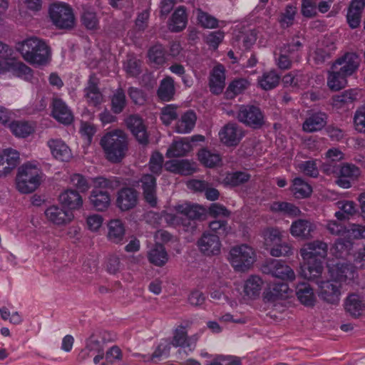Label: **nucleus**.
I'll return each instance as SVG.
<instances>
[{
	"mask_svg": "<svg viewBox=\"0 0 365 365\" xmlns=\"http://www.w3.org/2000/svg\"><path fill=\"white\" fill-rule=\"evenodd\" d=\"M352 247L350 241L339 239L331 249V254L336 259L327 262V268L331 281H323L322 275L315 282L319 287V297L330 304H337L340 299V287L334 283L350 284L357 277L356 271L351 264H345L344 259H347Z\"/></svg>",
	"mask_w": 365,
	"mask_h": 365,
	"instance_id": "obj_1",
	"label": "nucleus"
},
{
	"mask_svg": "<svg viewBox=\"0 0 365 365\" xmlns=\"http://www.w3.org/2000/svg\"><path fill=\"white\" fill-rule=\"evenodd\" d=\"M303 259L300 274L308 280H315L322 274V259L327 256V245L316 240L304 244L299 250Z\"/></svg>",
	"mask_w": 365,
	"mask_h": 365,
	"instance_id": "obj_2",
	"label": "nucleus"
},
{
	"mask_svg": "<svg viewBox=\"0 0 365 365\" xmlns=\"http://www.w3.org/2000/svg\"><path fill=\"white\" fill-rule=\"evenodd\" d=\"M15 49L26 62L34 66H45L51 60L49 46L46 41L34 36L18 41Z\"/></svg>",
	"mask_w": 365,
	"mask_h": 365,
	"instance_id": "obj_3",
	"label": "nucleus"
},
{
	"mask_svg": "<svg viewBox=\"0 0 365 365\" xmlns=\"http://www.w3.org/2000/svg\"><path fill=\"white\" fill-rule=\"evenodd\" d=\"M205 209L198 205H192L187 202L178 203L172 208H169L162 215V219L170 225H180L187 227L193 226L194 220L203 215Z\"/></svg>",
	"mask_w": 365,
	"mask_h": 365,
	"instance_id": "obj_4",
	"label": "nucleus"
},
{
	"mask_svg": "<svg viewBox=\"0 0 365 365\" xmlns=\"http://www.w3.org/2000/svg\"><path fill=\"white\" fill-rule=\"evenodd\" d=\"M43 176V172L36 161L24 163L18 169L16 189L23 194L33 192L40 185Z\"/></svg>",
	"mask_w": 365,
	"mask_h": 365,
	"instance_id": "obj_5",
	"label": "nucleus"
},
{
	"mask_svg": "<svg viewBox=\"0 0 365 365\" xmlns=\"http://www.w3.org/2000/svg\"><path fill=\"white\" fill-rule=\"evenodd\" d=\"M106 158L112 163H118L128 151V140L125 133L119 129L106 133L100 141Z\"/></svg>",
	"mask_w": 365,
	"mask_h": 365,
	"instance_id": "obj_6",
	"label": "nucleus"
},
{
	"mask_svg": "<svg viewBox=\"0 0 365 365\" xmlns=\"http://www.w3.org/2000/svg\"><path fill=\"white\" fill-rule=\"evenodd\" d=\"M227 259L237 272H246L257 259L255 250L247 244L232 247L229 252Z\"/></svg>",
	"mask_w": 365,
	"mask_h": 365,
	"instance_id": "obj_7",
	"label": "nucleus"
},
{
	"mask_svg": "<svg viewBox=\"0 0 365 365\" xmlns=\"http://www.w3.org/2000/svg\"><path fill=\"white\" fill-rule=\"evenodd\" d=\"M323 172L327 175H333L336 177V184L344 189L351 187V181L357 179L361 175L360 169L350 163H344L341 165L327 163L323 166Z\"/></svg>",
	"mask_w": 365,
	"mask_h": 365,
	"instance_id": "obj_8",
	"label": "nucleus"
},
{
	"mask_svg": "<svg viewBox=\"0 0 365 365\" xmlns=\"http://www.w3.org/2000/svg\"><path fill=\"white\" fill-rule=\"evenodd\" d=\"M2 76H7L9 78H16L31 82L34 78V71L13 55L3 64L0 63V77Z\"/></svg>",
	"mask_w": 365,
	"mask_h": 365,
	"instance_id": "obj_9",
	"label": "nucleus"
},
{
	"mask_svg": "<svg viewBox=\"0 0 365 365\" xmlns=\"http://www.w3.org/2000/svg\"><path fill=\"white\" fill-rule=\"evenodd\" d=\"M49 16L53 24L60 29H69L75 24L73 11L65 3L52 4L49 7Z\"/></svg>",
	"mask_w": 365,
	"mask_h": 365,
	"instance_id": "obj_10",
	"label": "nucleus"
},
{
	"mask_svg": "<svg viewBox=\"0 0 365 365\" xmlns=\"http://www.w3.org/2000/svg\"><path fill=\"white\" fill-rule=\"evenodd\" d=\"M292 294L287 283L270 284L264 289L262 300L265 304L276 306L280 301L287 299Z\"/></svg>",
	"mask_w": 365,
	"mask_h": 365,
	"instance_id": "obj_11",
	"label": "nucleus"
},
{
	"mask_svg": "<svg viewBox=\"0 0 365 365\" xmlns=\"http://www.w3.org/2000/svg\"><path fill=\"white\" fill-rule=\"evenodd\" d=\"M263 271L274 277L286 281H293L295 279L294 270L284 262L278 259H271L267 262L263 267Z\"/></svg>",
	"mask_w": 365,
	"mask_h": 365,
	"instance_id": "obj_12",
	"label": "nucleus"
},
{
	"mask_svg": "<svg viewBox=\"0 0 365 365\" xmlns=\"http://www.w3.org/2000/svg\"><path fill=\"white\" fill-rule=\"evenodd\" d=\"M44 214L48 221L57 226L67 225L75 218V215L72 212L66 210L63 207H60L56 205L47 207Z\"/></svg>",
	"mask_w": 365,
	"mask_h": 365,
	"instance_id": "obj_13",
	"label": "nucleus"
},
{
	"mask_svg": "<svg viewBox=\"0 0 365 365\" xmlns=\"http://www.w3.org/2000/svg\"><path fill=\"white\" fill-rule=\"evenodd\" d=\"M360 62V58L356 53L348 52L338 58L332 65L334 69L338 68L349 77L358 70Z\"/></svg>",
	"mask_w": 365,
	"mask_h": 365,
	"instance_id": "obj_14",
	"label": "nucleus"
},
{
	"mask_svg": "<svg viewBox=\"0 0 365 365\" xmlns=\"http://www.w3.org/2000/svg\"><path fill=\"white\" fill-rule=\"evenodd\" d=\"M59 204L66 210L73 213L80 210L83 206V198L80 192L71 188L66 189L61 192L58 196Z\"/></svg>",
	"mask_w": 365,
	"mask_h": 365,
	"instance_id": "obj_15",
	"label": "nucleus"
},
{
	"mask_svg": "<svg viewBox=\"0 0 365 365\" xmlns=\"http://www.w3.org/2000/svg\"><path fill=\"white\" fill-rule=\"evenodd\" d=\"M237 118L245 124L252 127L259 128L264 122V117L260 110L255 106H241Z\"/></svg>",
	"mask_w": 365,
	"mask_h": 365,
	"instance_id": "obj_16",
	"label": "nucleus"
},
{
	"mask_svg": "<svg viewBox=\"0 0 365 365\" xmlns=\"http://www.w3.org/2000/svg\"><path fill=\"white\" fill-rule=\"evenodd\" d=\"M200 250L205 255H217L221 250V243L216 235L204 233L197 242Z\"/></svg>",
	"mask_w": 365,
	"mask_h": 365,
	"instance_id": "obj_17",
	"label": "nucleus"
},
{
	"mask_svg": "<svg viewBox=\"0 0 365 365\" xmlns=\"http://www.w3.org/2000/svg\"><path fill=\"white\" fill-rule=\"evenodd\" d=\"M264 282L262 279L255 274L248 277L243 283V298L245 300H255L261 293Z\"/></svg>",
	"mask_w": 365,
	"mask_h": 365,
	"instance_id": "obj_18",
	"label": "nucleus"
},
{
	"mask_svg": "<svg viewBox=\"0 0 365 365\" xmlns=\"http://www.w3.org/2000/svg\"><path fill=\"white\" fill-rule=\"evenodd\" d=\"M19 153L13 149H5L0 153V177L8 175L17 165Z\"/></svg>",
	"mask_w": 365,
	"mask_h": 365,
	"instance_id": "obj_19",
	"label": "nucleus"
},
{
	"mask_svg": "<svg viewBox=\"0 0 365 365\" xmlns=\"http://www.w3.org/2000/svg\"><path fill=\"white\" fill-rule=\"evenodd\" d=\"M301 46L302 45L299 41H297L292 45L284 46L276 51L274 56L276 63L279 68L281 69L289 68L291 65L289 58H294V52L297 51Z\"/></svg>",
	"mask_w": 365,
	"mask_h": 365,
	"instance_id": "obj_20",
	"label": "nucleus"
},
{
	"mask_svg": "<svg viewBox=\"0 0 365 365\" xmlns=\"http://www.w3.org/2000/svg\"><path fill=\"white\" fill-rule=\"evenodd\" d=\"M47 146L52 156L58 160L66 162L72 158L71 149L61 139H50L47 142Z\"/></svg>",
	"mask_w": 365,
	"mask_h": 365,
	"instance_id": "obj_21",
	"label": "nucleus"
},
{
	"mask_svg": "<svg viewBox=\"0 0 365 365\" xmlns=\"http://www.w3.org/2000/svg\"><path fill=\"white\" fill-rule=\"evenodd\" d=\"M225 86V68L220 63L215 65L210 74L209 86L211 92L219 94Z\"/></svg>",
	"mask_w": 365,
	"mask_h": 365,
	"instance_id": "obj_22",
	"label": "nucleus"
},
{
	"mask_svg": "<svg viewBox=\"0 0 365 365\" xmlns=\"http://www.w3.org/2000/svg\"><path fill=\"white\" fill-rule=\"evenodd\" d=\"M220 141L227 146H235L242 138V133L234 123H228L219 132Z\"/></svg>",
	"mask_w": 365,
	"mask_h": 365,
	"instance_id": "obj_23",
	"label": "nucleus"
},
{
	"mask_svg": "<svg viewBox=\"0 0 365 365\" xmlns=\"http://www.w3.org/2000/svg\"><path fill=\"white\" fill-rule=\"evenodd\" d=\"M52 116L59 123L68 125L73 120L72 112L61 99L55 98L52 104Z\"/></svg>",
	"mask_w": 365,
	"mask_h": 365,
	"instance_id": "obj_24",
	"label": "nucleus"
},
{
	"mask_svg": "<svg viewBox=\"0 0 365 365\" xmlns=\"http://www.w3.org/2000/svg\"><path fill=\"white\" fill-rule=\"evenodd\" d=\"M138 202V193L132 188L121 189L117 196V206L123 211L133 208Z\"/></svg>",
	"mask_w": 365,
	"mask_h": 365,
	"instance_id": "obj_25",
	"label": "nucleus"
},
{
	"mask_svg": "<svg viewBox=\"0 0 365 365\" xmlns=\"http://www.w3.org/2000/svg\"><path fill=\"white\" fill-rule=\"evenodd\" d=\"M197 340L196 336L188 337L185 328L179 327L175 330L172 344L174 346L186 348L191 352L195 348Z\"/></svg>",
	"mask_w": 365,
	"mask_h": 365,
	"instance_id": "obj_26",
	"label": "nucleus"
},
{
	"mask_svg": "<svg viewBox=\"0 0 365 365\" xmlns=\"http://www.w3.org/2000/svg\"><path fill=\"white\" fill-rule=\"evenodd\" d=\"M316 229V225L309 220H297L292 222L289 232L294 237L308 239Z\"/></svg>",
	"mask_w": 365,
	"mask_h": 365,
	"instance_id": "obj_27",
	"label": "nucleus"
},
{
	"mask_svg": "<svg viewBox=\"0 0 365 365\" xmlns=\"http://www.w3.org/2000/svg\"><path fill=\"white\" fill-rule=\"evenodd\" d=\"M141 187L145 200L152 206L157 204L156 180L152 175H144L141 179Z\"/></svg>",
	"mask_w": 365,
	"mask_h": 365,
	"instance_id": "obj_28",
	"label": "nucleus"
},
{
	"mask_svg": "<svg viewBox=\"0 0 365 365\" xmlns=\"http://www.w3.org/2000/svg\"><path fill=\"white\" fill-rule=\"evenodd\" d=\"M344 306L346 312L352 317H358L365 309V300L359 294H351L346 298Z\"/></svg>",
	"mask_w": 365,
	"mask_h": 365,
	"instance_id": "obj_29",
	"label": "nucleus"
},
{
	"mask_svg": "<svg viewBox=\"0 0 365 365\" xmlns=\"http://www.w3.org/2000/svg\"><path fill=\"white\" fill-rule=\"evenodd\" d=\"M197 116L192 110H187L177 120L174 130L180 134L190 133L195 128Z\"/></svg>",
	"mask_w": 365,
	"mask_h": 365,
	"instance_id": "obj_30",
	"label": "nucleus"
},
{
	"mask_svg": "<svg viewBox=\"0 0 365 365\" xmlns=\"http://www.w3.org/2000/svg\"><path fill=\"white\" fill-rule=\"evenodd\" d=\"M364 6L365 0L351 1L346 15L347 22L351 29H356L360 25Z\"/></svg>",
	"mask_w": 365,
	"mask_h": 365,
	"instance_id": "obj_31",
	"label": "nucleus"
},
{
	"mask_svg": "<svg viewBox=\"0 0 365 365\" xmlns=\"http://www.w3.org/2000/svg\"><path fill=\"white\" fill-rule=\"evenodd\" d=\"M125 123L139 143L145 144L148 142V134L141 118L132 115L127 118Z\"/></svg>",
	"mask_w": 365,
	"mask_h": 365,
	"instance_id": "obj_32",
	"label": "nucleus"
},
{
	"mask_svg": "<svg viewBox=\"0 0 365 365\" xmlns=\"http://www.w3.org/2000/svg\"><path fill=\"white\" fill-rule=\"evenodd\" d=\"M296 295L300 303L306 307H313L317 301L313 288L305 282L297 286Z\"/></svg>",
	"mask_w": 365,
	"mask_h": 365,
	"instance_id": "obj_33",
	"label": "nucleus"
},
{
	"mask_svg": "<svg viewBox=\"0 0 365 365\" xmlns=\"http://www.w3.org/2000/svg\"><path fill=\"white\" fill-rule=\"evenodd\" d=\"M125 234V228L120 220H111L108 224V240L115 244H121Z\"/></svg>",
	"mask_w": 365,
	"mask_h": 365,
	"instance_id": "obj_34",
	"label": "nucleus"
},
{
	"mask_svg": "<svg viewBox=\"0 0 365 365\" xmlns=\"http://www.w3.org/2000/svg\"><path fill=\"white\" fill-rule=\"evenodd\" d=\"M192 150V145L187 138L174 141L166 152L168 158H178L185 155Z\"/></svg>",
	"mask_w": 365,
	"mask_h": 365,
	"instance_id": "obj_35",
	"label": "nucleus"
},
{
	"mask_svg": "<svg viewBox=\"0 0 365 365\" xmlns=\"http://www.w3.org/2000/svg\"><path fill=\"white\" fill-rule=\"evenodd\" d=\"M327 123V115L324 113L318 112L309 116L303 123V130L308 133L322 130Z\"/></svg>",
	"mask_w": 365,
	"mask_h": 365,
	"instance_id": "obj_36",
	"label": "nucleus"
},
{
	"mask_svg": "<svg viewBox=\"0 0 365 365\" xmlns=\"http://www.w3.org/2000/svg\"><path fill=\"white\" fill-rule=\"evenodd\" d=\"M148 259L153 265L163 267L168 262L169 256L163 245L156 243V245L148 251Z\"/></svg>",
	"mask_w": 365,
	"mask_h": 365,
	"instance_id": "obj_37",
	"label": "nucleus"
},
{
	"mask_svg": "<svg viewBox=\"0 0 365 365\" xmlns=\"http://www.w3.org/2000/svg\"><path fill=\"white\" fill-rule=\"evenodd\" d=\"M347 78L338 68L334 69L332 65L328 72L327 86L331 91H339L347 85Z\"/></svg>",
	"mask_w": 365,
	"mask_h": 365,
	"instance_id": "obj_38",
	"label": "nucleus"
},
{
	"mask_svg": "<svg viewBox=\"0 0 365 365\" xmlns=\"http://www.w3.org/2000/svg\"><path fill=\"white\" fill-rule=\"evenodd\" d=\"M97 78L91 76L88 86L85 88V96L89 105L96 106L103 101V96L97 87Z\"/></svg>",
	"mask_w": 365,
	"mask_h": 365,
	"instance_id": "obj_39",
	"label": "nucleus"
},
{
	"mask_svg": "<svg viewBox=\"0 0 365 365\" xmlns=\"http://www.w3.org/2000/svg\"><path fill=\"white\" fill-rule=\"evenodd\" d=\"M89 200L96 210L103 211L110 205V196L106 191L93 190Z\"/></svg>",
	"mask_w": 365,
	"mask_h": 365,
	"instance_id": "obj_40",
	"label": "nucleus"
},
{
	"mask_svg": "<svg viewBox=\"0 0 365 365\" xmlns=\"http://www.w3.org/2000/svg\"><path fill=\"white\" fill-rule=\"evenodd\" d=\"M195 12L198 24L204 29H212L226 25L225 21H219L215 16L200 9H197Z\"/></svg>",
	"mask_w": 365,
	"mask_h": 365,
	"instance_id": "obj_41",
	"label": "nucleus"
},
{
	"mask_svg": "<svg viewBox=\"0 0 365 365\" xmlns=\"http://www.w3.org/2000/svg\"><path fill=\"white\" fill-rule=\"evenodd\" d=\"M336 205L339 210L335 212L334 216L339 220H349L358 212L356 205L354 201H339Z\"/></svg>",
	"mask_w": 365,
	"mask_h": 365,
	"instance_id": "obj_42",
	"label": "nucleus"
},
{
	"mask_svg": "<svg viewBox=\"0 0 365 365\" xmlns=\"http://www.w3.org/2000/svg\"><path fill=\"white\" fill-rule=\"evenodd\" d=\"M187 18L184 7L178 8L172 15L168 24L170 30L178 32L186 27Z\"/></svg>",
	"mask_w": 365,
	"mask_h": 365,
	"instance_id": "obj_43",
	"label": "nucleus"
},
{
	"mask_svg": "<svg viewBox=\"0 0 365 365\" xmlns=\"http://www.w3.org/2000/svg\"><path fill=\"white\" fill-rule=\"evenodd\" d=\"M261 235L265 247L269 250L282 240V231L277 227H267L262 231Z\"/></svg>",
	"mask_w": 365,
	"mask_h": 365,
	"instance_id": "obj_44",
	"label": "nucleus"
},
{
	"mask_svg": "<svg viewBox=\"0 0 365 365\" xmlns=\"http://www.w3.org/2000/svg\"><path fill=\"white\" fill-rule=\"evenodd\" d=\"M11 133L18 138H26L34 133L35 126L26 121L16 120L9 124Z\"/></svg>",
	"mask_w": 365,
	"mask_h": 365,
	"instance_id": "obj_45",
	"label": "nucleus"
},
{
	"mask_svg": "<svg viewBox=\"0 0 365 365\" xmlns=\"http://www.w3.org/2000/svg\"><path fill=\"white\" fill-rule=\"evenodd\" d=\"M291 190L296 198L302 199L311 195L312 188L301 178H296L293 180Z\"/></svg>",
	"mask_w": 365,
	"mask_h": 365,
	"instance_id": "obj_46",
	"label": "nucleus"
},
{
	"mask_svg": "<svg viewBox=\"0 0 365 365\" xmlns=\"http://www.w3.org/2000/svg\"><path fill=\"white\" fill-rule=\"evenodd\" d=\"M334 46H326L323 44L317 45L314 49L309 53V60L314 61L316 63H321L328 58L334 51Z\"/></svg>",
	"mask_w": 365,
	"mask_h": 365,
	"instance_id": "obj_47",
	"label": "nucleus"
},
{
	"mask_svg": "<svg viewBox=\"0 0 365 365\" xmlns=\"http://www.w3.org/2000/svg\"><path fill=\"white\" fill-rule=\"evenodd\" d=\"M358 91L355 89H349L343 93L336 95L332 98V106L339 109L343 108L345 105L352 103L356 100Z\"/></svg>",
	"mask_w": 365,
	"mask_h": 365,
	"instance_id": "obj_48",
	"label": "nucleus"
},
{
	"mask_svg": "<svg viewBox=\"0 0 365 365\" xmlns=\"http://www.w3.org/2000/svg\"><path fill=\"white\" fill-rule=\"evenodd\" d=\"M250 178V175L246 172L230 173H227L220 182L225 186L235 187L248 181Z\"/></svg>",
	"mask_w": 365,
	"mask_h": 365,
	"instance_id": "obj_49",
	"label": "nucleus"
},
{
	"mask_svg": "<svg viewBox=\"0 0 365 365\" xmlns=\"http://www.w3.org/2000/svg\"><path fill=\"white\" fill-rule=\"evenodd\" d=\"M175 94L174 81L172 78H164L158 90V97L164 101H169L173 99Z\"/></svg>",
	"mask_w": 365,
	"mask_h": 365,
	"instance_id": "obj_50",
	"label": "nucleus"
},
{
	"mask_svg": "<svg viewBox=\"0 0 365 365\" xmlns=\"http://www.w3.org/2000/svg\"><path fill=\"white\" fill-rule=\"evenodd\" d=\"M199 161L208 168L215 167L221 163V157L217 153H212L207 149H202L197 153Z\"/></svg>",
	"mask_w": 365,
	"mask_h": 365,
	"instance_id": "obj_51",
	"label": "nucleus"
},
{
	"mask_svg": "<svg viewBox=\"0 0 365 365\" xmlns=\"http://www.w3.org/2000/svg\"><path fill=\"white\" fill-rule=\"evenodd\" d=\"M279 81V75L275 71H270L263 73L258 79V84L264 90H270L276 87Z\"/></svg>",
	"mask_w": 365,
	"mask_h": 365,
	"instance_id": "obj_52",
	"label": "nucleus"
},
{
	"mask_svg": "<svg viewBox=\"0 0 365 365\" xmlns=\"http://www.w3.org/2000/svg\"><path fill=\"white\" fill-rule=\"evenodd\" d=\"M69 182L80 192H87L91 185L88 178L79 173L71 174L69 177Z\"/></svg>",
	"mask_w": 365,
	"mask_h": 365,
	"instance_id": "obj_53",
	"label": "nucleus"
},
{
	"mask_svg": "<svg viewBox=\"0 0 365 365\" xmlns=\"http://www.w3.org/2000/svg\"><path fill=\"white\" fill-rule=\"evenodd\" d=\"M103 346L100 341L94 336H91L86 341V346L81 353V357L86 359L90 354H95L98 352L103 351Z\"/></svg>",
	"mask_w": 365,
	"mask_h": 365,
	"instance_id": "obj_54",
	"label": "nucleus"
},
{
	"mask_svg": "<svg viewBox=\"0 0 365 365\" xmlns=\"http://www.w3.org/2000/svg\"><path fill=\"white\" fill-rule=\"evenodd\" d=\"M249 86L250 82L245 78L235 80L229 85L227 94L232 98L243 92Z\"/></svg>",
	"mask_w": 365,
	"mask_h": 365,
	"instance_id": "obj_55",
	"label": "nucleus"
},
{
	"mask_svg": "<svg viewBox=\"0 0 365 365\" xmlns=\"http://www.w3.org/2000/svg\"><path fill=\"white\" fill-rule=\"evenodd\" d=\"M178 107L174 104H170L163 107L161 110L160 120L163 123L168 125L178 117Z\"/></svg>",
	"mask_w": 365,
	"mask_h": 365,
	"instance_id": "obj_56",
	"label": "nucleus"
},
{
	"mask_svg": "<svg viewBox=\"0 0 365 365\" xmlns=\"http://www.w3.org/2000/svg\"><path fill=\"white\" fill-rule=\"evenodd\" d=\"M0 315L3 320L9 321L11 324L18 325L22 323L24 318L19 312H11L6 307L0 308Z\"/></svg>",
	"mask_w": 365,
	"mask_h": 365,
	"instance_id": "obj_57",
	"label": "nucleus"
},
{
	"mask_svg": "<svg viewBox=\"0 0 365 365\" xmlns=\"http://www.w3.org/2000/svg\"><path fill=\"white\" fill-rule=\"evenodd\" d=\"M353 121L355 130L365 135V106L356 110Z\"/></svg>",
	"mask_w": 365,
	"mask_h": 365,
	"instance_id": "obj_58",
	"label": "nucleus"
},
{
	"mask_svg": "<svg viewBox=\"0 0 365 365\" xmlns=\"http://www.w3.org/2000/svg\"><path fill=\"white\" fill-rule=\"evenodd\" d=\"M148 58L151 63L156 66L162 65L165 62V53L161 45L153 46L148 52Z\"/></svg>",
	"mask_w": 365,
	"mask_h": 365,
	"instance_id": "obj_59",
	"label": "nucleus"
},
{
	"mask_svg": "<svg viewBox=\"0 0 365 365\" xmlns=\"http://www.w3.org/2000/svg\"><path fill=\"white\" fill-rule=\"evenodd\" d=\"M112 110L115 113H120L125 105V96L123 90L118 89L111 99Z\"/></svg>",
	"mask_w": 365,
	"mask_h": 365,
	"instance_id": "obj_60",
	"label": "nucleus"
},
{
	"mask_svg": "<svg viewBox=\"0 0 365 365\" xmlns=\"http://www.w3.org/2000/svg\"><path fill=\"white\" fill-rule=\"evenodd\" d=\"M292 247L288 243L279 242L270 248V255L273 257H286L292 255Z\"/></svg>",
	"mask_w": 365,
	"mask_h": 365,
	"instance_id": "obj_61",
	"label": "nucleus"
},
{
	"mask_svg": "<svg viewBox=\"0 0 365 365\" xmlns=\"http://www.w3.org/2000/svg\"><path fill=\"white\" fill-rule=\"evenodd\" d=\"M225 38L222 31L210 32L205 38L206 43L212 49L216 50Z\"/></svg>",
	"mask_w": 365,
	"mask_h": 365,
	"instance_id": "obj_62",
	"label": "nucleus"
},
{
	"mask_svg": "<svg viewBox=\"0 0 365 365\" xmlns=\"http://www.w3.org/2000/svg\"><path fill=\"white\" fill-rule=\"evenodd\" d=\"M297 168L299 172L310 177H317L319 174V170L314 160H309L297 165Z\"/></svg>",
	"mask_w": 365,
	"mask_h": 365,
	"instance_id": "obj_63",
	"label": "nucleus"
},
{
	"mask_svg": "<svg viewBox=\"0 0 365 365\" xmlns=\"http://www.w3.org/2000/svg\"><path fill=\"white\" fill-rule=\"evenodd\" d=\"M346 236L352 239L365 238V225L351 224L346 229Z\"/></svg>",
	"mask_w": 365,
	"mask_h": 365,
	"instance_id": "obj_64",
	"label": "nucleus"
}]
</instances>
